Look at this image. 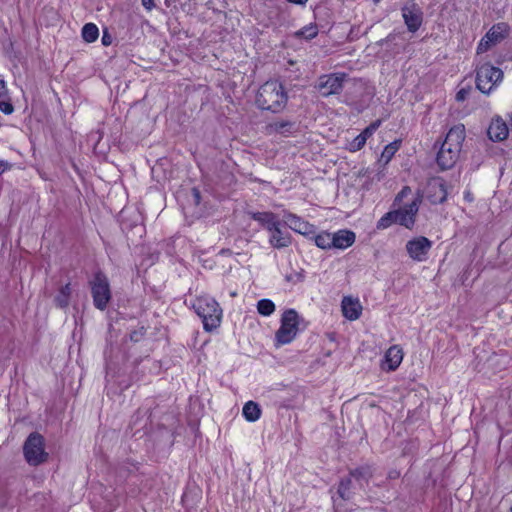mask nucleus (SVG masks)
Masks as SVG:
<instances>
[{"label": "nucleus", "mask_w": 512, "mask_h": 512, "mask_svg": "<svg viewBox=\"0 0 512 512\" xmlns=\"http://www.w3.org/2000/svg\"><path fill=\"white\" fill-rule=\"evenodd\" d=\"M463 124L455 125L447 132L437 155L436 163L441 171L449 170L457 163L465 140Z\"/></svg>", "instance_id": "1"}, {"label": "nucleus", "mask_w": 512, "mask_h": 512, "mask_svg": "<svg viewBox=\"0 0 512 512\" xmlns=\"http://www.w3.org/2000/svg\"><path fill=\"white\" fill-rule=\"evenodd\" d=\"M288 95L278 80H269L262 84L256 95V105L261 110L272 113L281 112L287 105Z\"/></svg>", "instance_id": "2"}, {"label": "nucleus", "mask_w": 512, "mask_h": 512, "mask_svg": "<svg viewBox=\"0 0 512 512\" xmlns=\"http://www.w3.org/2000/svg\"><path fill=\"white\" fill-rule=\"evenodd\" d=\"M195 313L201 318L203 328L211 332L220 326L222 309L213 298L200 297L193 303Z\"/></svg>", "instance_id": "3"}, {"label": "nucleus", "mask_w": 512, "mask_h": 512, "mask_svg": "<svg viewBox=\"0 0 512 512\" xmlns=\"http://www.w3.org/2000/svg\"><path fill=\"white\" fill-rule=\"evenodd\" d=\"M23 455L30 466H39L48 460L49 454L45 451V439L38 432H32L23 444Z\"/></svg>", "instance_id": "4"}, {"label": "nucleus", "mask_w": 512, "mask_h": 512, "mask_svg": "<svg viewBox=\"0 0 512 512\" xmlns=\"http://www.w3.org/2000/svg\"><path fill=\"white\" fill-rule=\"evenodd\" d=\"M503 71L489 63H484L476 70V87L484 94H490L503 80Z\"/></svg>", "instance_id": "5"}, {"label": "nucleus", "mask_w": 512, "mask_h": 512, "mask_svg": "<svg viewBox=\"0 0 512 512\" xmlns=\"http://www.w3.org/2000/svg\"><path fill=\"white\" fill-rule=\"evenodd\" d=\"M90 288L94 306L104 311L112 298L107 276L101 271L96 272L90 281Z\"/></svg>", "instance_id": "6"}, {"label": "nucleus", "mask_w": 512, "mask_h": 512, "mask_svg": "<svg viewBox=\"0 0 512 512\" xmlns=\"http://www.w3.org/2000/svg\"><path fill=\"white\" fill-rule=\"evenodd\" d=\"M299 315L296 310L288 309L281 317V325L275 335L276 346L285 345L294 340L298 333Z\"/></svg>", "instance_id": "7"}, {"label": "nucleus", "mask_w": 512, "mask_h": 512, "mask_svg": "<svg viewBox=\"0 0 512 512\" xmlns=\"http://www.w3.org/2000/svg\"><path fill=\"white\" fill-rule=\"evenodd\" d=\"M401 13L407 30L411 33L417 32L423 23L422 8L414 0H410L403 5Z\"/></svg>", "instance_id": "8"}, {"label": "nucleus", "mask_w": 512, "mask_h": 512, "mask_svg": "<svg viewBox=\"0 0 512 512\" xmlns=\"http://www.w3.org/2000/svg\"><path fill=\"white\" fill-rule=\"evenodd\" d=\"M347 77L345 73H333L319 78L317 88L322 96L339 94L343 89V83Z\"/></svg>", "instance_id": "9"}, {"label": "nucleus", "mask_w": 512, "mask_h": 512, "mask_svg": "<svg viewBox=\"0 0 512 512\" xmlns=\"http://www.w3.org/2000/svg\"><path fill=\"white\" fill-rule=\"evenodd\" d=\"M431 247L432 241L424 236L409 240L406 244L409 256L416 261H424Z\"/></svg>", "instance_id": "10"}, {"label": "nucleus", "mask_w": 512, "mask_h": 512, "mask_svg": "<svg viewBox=\"0 0 512 512\" xmlns=\"http://www.w3.org/2000/svg\"><path fill=\"white\" fill-rule=\"evenodd\" d=\"M446 183L440 179H431L427 183L426 197L431 204H442L447 199Z\"/></svg>", "instance_id": "11"}, {"label": "nucleus", "mask_w": 512, "mask_h": 512, "mask_svg": "<svg viewBox=\"0 0 512 512\" xmlns=\"http://www.w3.org/2000/svg\"><path fill=\"white\" fill-rule=\"evenodd\" d=\"M284 218V224L288 225L290 229L294 230L297 233L303 235H310L315 233V226L305 221L301 217L297 216L296 214L286 212L284 214Z\"/></svg>", "instance_id": "12"}, {"label": "nucleus", "mask_w": 512, "mask_h": 512, "mask_svg": "<svg viewBox=\"0 0 512 512\" xmlns=\"http://www.w3.org/2000/svg\"><path fill=\"white\" fill-rule=\"evenodd\" d=\"M403 360V351L398 345L391 346L381 361V369L386 372L395 371Z\"/></svg>", "instance_id": "13"}, {"label": "nucleus", "mask_w": 512, "mask_h": 512, "mask_svg": "<svg viewBox=\"0 0 512 512\" xmlns=\"http://www.w3.org/2000/svg\"><path fill=\"white\" fill-rule=\"evenodd\" d=\"M270 134L275 133L283 137L295 135L299 131V125L291 120H277L267 125Z\"/></svg>", "instance_id": "14"}, {"label": "nucleus", "mask_w": 512, "mask_h": 512, "mask_svg": "<svg viewBox=\"0 0 512 512\" xmlns=\"http://www.w3.org/2000/svg\"><path fill=\"white\" fill-rule=\"evenodd\" d=\"M508 133V126L500 117L492 119L487 129V135L492 141H503L507 138Z\"/></svg>", "instance_id": "15"}, {"label": "nucleus", "mask_w": 512, "mask_h": 512, "mask_svg": "<svg viewBox=\"0 0 512 512\" xmlns=\"http://www.w3.org/2000/svg\"><path fill=\"white\" fill-rule=\"evenodd\" d=\"M283 226H277L269 236V244L276 249H282L288 247L292 243L290 233L282 229Z\"/></svg>", "instance_id": "16"}, {"label": "nucleus", "mask_w": 512, "mask_h": 512, "mask_svg": "<svg viewBox=\"0 0 512 512\" xmlns=\"http://www.w3.org/2000/svg\"><path fill=\"white\" fill-rule=\"evenodd\" d=\"M355 233L350 230H339L332 234V246L336 249H346L355 242Z\"/></svg>", "instance_id": "17"}, {"label": "nucleus", "mask_w": 512, "mask_h": 512, "mask_svg": "<svg viewBox=\"0 0 512 512\" xmlns=\"http://www.w3.org/2000/svg\"><path fill=\"white\" fill-rule=\"evenodd\" d=\"M374 469L371 465L365 464L361 465L359 467L353 468L349 470V476L352 479H355V481L358 483L360 487L363 486V484H368L370 479L373 477Z\"/></svg>", "instance_id": "18"}, {"label": "nucleus", "mask_w": 512, "mask_h": 512, "mask_svg": "<svg viewBox=\"0 0 512 512\" xmlns=\"http://www.w3.org/2000/svg\"><path fill=\"white\" fill-rule=\"evenodd\" d=\"M362 311V306L358 300H353L351 297H344L342 300V312L345 318L353 321L357 320Z\"/></svg>", "instance_id": "19"}, {"label": "nucleus", "mask_w": 512, "mask_h": 512, "mask_svg": "<svg viewBox=\"0 0 512 512\" xmlns=\"http://www.w3.org/2000/svg\"><path fill=\"white\" fill-rule=\"evenodd\" d=\"M71 293L72 289L70 283L61 286L53 299L55 306L60 309L67 308L70 303Z\"/></svg>", "instance_id": "20"}, {"label": "nucleus", "mask_w": 512, "mask_h": 512, "mask_svg": "<svg viewBox=\"0 0 512 512\" xmlns=\"http://www.w3.org/2000/svg\"><path fill=\"white\" fill-rule=\"evenodd\" d=\"M0 111L7 115L12 114L14 111L6 83L3 79H0Z\"/></svg>", "instance_id": "21"}, {"label": "nucleus", "mask_w": 512, "mask_h": 512, "mask_svg": "<svg viewBox=\"0 0 512 512\" xmlns=\"http://www.w3.org/2000/svg\"><path fill=\"white\" fill-rule=\"evenodd\" d=\"M337 495L339 498H341L343 501H349L352 499L354 492H353V483L351 480V477H344L342 478L337 486Z\"/></svg>", "instance_id": "22"}, {"label": "nucleus", "mask_w": 512, "mask_h": 512, "mask_svg": "<svg viewBox=\"0 0 512 512\" xmlns=\"http://www.w3.org/2000/svg\"><path fill=\"white\" fill-rule=\"evenodd\" d=\"M242 414L247 421L255 422L261 416V408L256 402L248 401L243 407Z\"/></svg>", "instance_id": "23"}, {"label": "nucleus", "mask_w": 512, "mask_h": 512, "mask_svg": "<svg viewBox=\"0 0 512 512\" xmlns=\"http://www.w3.org/2000/svg\"><path fill=\"white\" fill-rule=\"evenodd\" d=\"M401 146V140H395L384 147V150L381 153L380 162H383L384 165L388 164L391 159L394 157L395 153L399 150Z\"/></svg>", "instance_id": "24"}, {"label": "nucleus", "mask_w": 512, "mask_h": 512, "mask_svg": "<svg viewBox=\"0 0 512 512\" xmlns=\"http://www.w3.org/2000/svg\"><path fill=\"white\" fill-rule=\"evenodd\" d=\"M82 38L87 43H92L99 36V29L94 23H86L82 28Z\"/></svg>", "instance_id": "25"}, {"label": "nucleus", "mask_w": 512, "mask_h": 512, "mask_svg": "<svg viewBox=\"0 0 512 512\" xmlns=\"http://www.w3.org/2000/svg\"><path fill=\"white\" fill-rule=\"evenodd\" d=\"M395 212L398 213L396 223L407 229H412L414 227L416 219L412 217L409 212H406L403 208L395 210Z\"/></svg>", "instance_id": "26"}, {"label": "nucleus", "mask_w": 512, "mask_h": 512, "mask_svg": "<svg viewBox=\"0 0 512 512\" xmlns=\"http://www.w3.org/2000/svg\"><path fill=\"white\" fill-rule=\"evenodd\" d=\"M318 35V27L316 24L310 23L304 26L300 30L295 32L296 38H303L305 40H311Z\"/></svg>", "instance_id": "27"}, {"label": "nucleus", "mask_w": 512, "mask_h": 512, "mask_svg": "<svg viewBox=\"0 0 512 512\" xmlns=\"http://www.w3.org/2000/svg\"><path fill=\"white\" fill-rule=\"evenodd\" d=\"M397 212L395 210L385 213L377 222L376 228L378 230H384L390 227L397 221Z\"/></svg>", "instance_id": "28"}, {"label": "nucleus", "mask_w": 512, "mask_h": 512, "mask_svg": "<svg viewBox=\"0 0 512 512\" xmlns=\"http://www.w3.org/2000/svg\"><path fill=\"white\" fill-rule=\"evenodd\" d=\"M315 244L317 245V247L321 248V249H331V248H334V246H332V233H328V232H321L320 234L316 235L315 236Z\"/></svg>", "instance_id": "29"}, {"label": "nucleus", "mask_w": 512, "mask_h": 512, "mask_svg": "<svg viewBox=\"0 0 512 512\" xmlns=\"http://www.w3.org/2000/svg\"><path fill=\"white\" fill-rule=\"evenodd\" d=\"M257 310L263 316H270L275 311V304L270 299H261L257 303Z\"/></svg>", "instance_id": "30"}, {"label": "nucleus", "mask_w": 512, "mask_h": 512, "mask_svg": "<svg viewBox=\"0 0 512 512\" xmlns=\"http://www.w3.org/2000/svg\"><path fill=\"white\" fill-rule=\"evenodd\" d=\"M421 201H422V195L418 194L415 197V199L411 203L405 205L403 207V209L406 212H409V214L416 219V215H417V213L419 211V206L421 204Z\"/></svg>", "instance_id": "31"}, {"label": "nucleus", "mask_w": 512, "mask_h": 512, "mask_svg": "<svg viewBox=\"0 0 512 512\" xmlns=\"http://www.w3.org/2000/svg\"><path fill=\"white\" fill-rule=\"evenodd\" d=\"M249 216L264 228L268 219L272 217V212H249Z\"/></svg>", "instance_id": "32"}, {"label": "nucleus", "mask_w": 512, "mask_h": 512, "mask_svg": "<svg viewBox=\"0 0 512 512\" xmlns=\"http://www.w3.org/2000/svg\"><path fill=\"white\" fill-rule=\"evenodd\" d=\"M366 139L364 136H362L361 134L357 135L350 143H349V151L351 152H356V151H359L361 150L365 143H366Z\"/></svg>", "instance_id": "33"}, {"label": "nucleus", "mask_w": 512, "mask_h": 512, "mask_svg": "<svg viewBox=\"0 0 512 512\" xmlns=\"http://www.w3.org/2000/svg\"><path fill=\"white\" fill-rule=\"evenodd\" d=\"M284 221L282 222L278 216L272 212V217H270L264 227L269 233L272 232L277 226H284Z\"/></svg>", "instance_id": "34"}, {"label": "nucleus", "mask_w": 512, "mask_h": 512, "mask_svg": "<svg viewBox=\"0 0 512 512\" xmlns=\"http://www.w3.org/2000/svg\"><path fill=\"white\" fill-rule=\"evenodd\" d=\"M381 120H376L372 122L369 126H367L360 134L365 137L367 140L369 137L373 135V133L380 127Z\"/></svg>", "instance_id": "35"}, {"label": "nucleus", "mask_w": 512, "mask_h": 512, "mask_svg": "<svg viewBox=\"0 0 512 512\" xmlns=\"http://www.w3.org/2000/svg\"><path fill=\"white\" fill-rule=\"evenodd\" d=\"M146 334V328L144 326H140L139 328L133 330L129 334V338L132 342H139L143 339Z\"/></svg>", "instance_id": "36"}, {"label": "nucleus", "mask_w": 512, "mask_h": 512, "mask_svg": "<svg viewBox=\"0 0 512 512\" xmlns=\"http://www.w3.org/2000/svg\"><path fill=\"white\" fill-rule=\"evenodd\" d=\"M191 202L196 206V207H200L203 203V205L205 206V202H203V199H202V195H201V192L198 188L196 187H193L191 189Z\"/></svg>", "instance_id": "37"}, {"label": "nucleus", "mask_w": 512, "mask_h": 512, "mask_svg": "<svg viewBox=\"0 0 512 512\" xmlns=\"http://www.w3.org/2000/svg\"><path fill=\"white\" fill-rule=\"evenodd\" d=\"M285 279H286V281L293 282V283L302 282L304 280V272L300 271V272H293V273L287 274L285 276Z\"/></svg>", "instance_id": "38"}, {"label": "nucleus", "mask_w": 512, "mask_h": 512, "mask_svg": "<svg viewBox=\"0 0 512 512\" xmlns=\"http://www.w3.org/2000/svg\"><path fill=\"white\" fill-rule=\"evenodd\" d=\"M494 28L495 27H493L485 36V38L488 39L491 43H496L500 38V34L495 32Z\"/></svg>", "instance_id": "39"}, {"label": "nucleus", "mask_w": 512, "mask_h": 512, "mask_svg": "<svg viewBox=\"0 0 512 512\" xmlns=\"http://www.w3.org/2000/svg\"><path fill=\"white\" fill-rule=\"evenodd\" d=\"M12 167H13L12 163L5 161V160H0V175H2L4 172H6L8 170H11Z\"/></svg>", "instance_id": "40"}, {"label": "nucleus", "mask_w": 512, "mask_h": 512, "mask_svg": "<svg viewBox=\"0 0 512 512\" xmlns=\"http://www.w3.org/2000/svg\"><path fill=\"white\" fill-rule=\"evenodd\" d=\"M490 43H491V42H490L488 39H486V40H485V38H483V39L480 41L479 45H478L477 52H478V53H481V52H483V51H486V50L488 49V47H489Z\"/></svg>", "instance_id": "41"}, {"label": "nucleus", "mask_w": 512, "mask_h": 512, "mask_svg": "<svg viewBox=\"0 0 512 512\" xmlns=\"http://www.w3.org/2000/svg\"><path fill=\"white\" fill-rule=\"evenodd\" d=\"M396 39V34H389L386 38L381 39L378 44L381 46L388 45Z\"/></svg>", "instance_id": "42"}, {"label": "nucleus", "mask_w": 512, "mask_h": 512, "mask_svg": "<svg viewBox=\"0 0 512 512\" xmlns=\"http://www.w3.org/2000/svg\"><path fill=\"white\" fill-rule=\"evenodd\" d=\"M101 41L104 46H109L112 43V37L107 31H104Z\"/></svg>", "instance_id": "43"}, {"label": "nucleus", "mask_w": 512, "mask_h": 512, "mask_svg": "<svg viewBox=\"0 0 512 512\" xmlns=\"http://www.w3.org/2000/svg\"><path fill=\"white\" fill-rule=\"evenodd\" d=\"M411 192V189L409 186H404L402 190L398 193L396 200H401L403 197L407 196Z\"/></svg>", "instance_id": "44"}, {"label": "nucleus", "mask_w": 512, "mask_h": 512, "mask_svg": "<svg viewBox=\"0 0 512 512\" xmlns=\"http://www.w3.org/2000/svg\"><path fill=\"white\" fill-rule=\"evenodd\" d=\"M141 3L148 11H151L155 7L154 0H141Z\"/></svg>", "instance_id": "45"}, {"label": "nucleus", "mask_w": 512, "mask_h": 512, "mask_svg": "<svg viewBox=\"0 0 512 512\" xmlns=\"http://www.w3.org/2000/svg\"><path fill=\"white\" fill-rule=\"evenodd\" d=\"M468 94V91L465 89H461L456 94V100L457 101H464L466 99V96Z\"/></svg>", "instance_id": "46"}, {"label": "nucleus", "mask_w": 512, "mask_h": 512, "mask_svg": "<svg viewBox=\"0 0 512 512\" xmlns=\"http://www.w3.org/2000/svg\"><path fill=\"white\" fill-rule=\"evenodd\" d=\"M290 3L296 4V5H305L308 0H287Z\"/></svg>", "instance_id": "47"}, {"label": "nucleus", "mask_w": 512, "mask_h": 512, "mask_svg": "<svg viewBox=\"0 0 512 512\" xmlns=\"http://www.w3.org/2000/svg\"><path fill=\"white\" fill-rule=\"evenodd\" d=\"M375 3H378L380 0H373Z\"/></svg>", "instance_id": "48"}, {"label": "nucleus", "mask_w": 512, "mask_h": 512, "mask_svg": "<svg viewBox=\"0 0 512 512\" xmlns=\"http://www.w3.org/2000/svg\"><path fill=\"white\" fill-rule=\"evenodd\" d=\"M510 512H512V507L510 508Z\"/></svg>", "instance_id": "49"}]
</instances>
